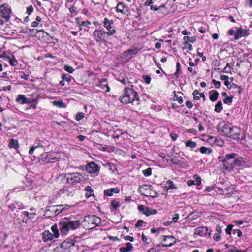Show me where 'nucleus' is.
<instances>
[{
	"label": "nucleus",
	"mask_w": 252,
	"mask_h": 252,
	"mask_svg": "<svg viewBox=\"0 0 252 252\" xmlns=\"http://www.w3.org/2000/svg\"><path fill=\"white\" fill-rule=\"evenodd\" d=\"M133 248L132 244L127 242L126 244L125 247H122L120 248V251L121 252H130Z\"/></svg>",
	"instance_id": "22"
},
{
	"label": "nucleus",
	"mask_w": 252,
	"mask_h": 252,
	"mask_svg": "<svg viewBox=\"0 0 252 252\" xmlns=\"http://www.w3.org/2000/svg\"><path fill=\"white\" fill-rule=\"evenodd\" d=\"M238 132L235 133L232 130L230 132V134H228V136L230 138L233 139V140H238L240 139L239 136L240 135L241 130L240 129L238 128Z\"/></svg>",
	"instance_id": "24"
},
{
	"label": "nucleus",
	"mask_w": 252,
	"mask_h": 252,
	"mask_svg": "<svg viewBox=\"0 0 252 252\" xmlns=\"http://www.w3.org/2000/svg\"><path fill=\"white\" fill-rule=\"evenodd\" d=\"M111 206L113 208V210H116L120 206V202L116 200H113L111 202Z\"/></svg>",
	"instance_id": "34"
},
{
	"label": "nucleus",
	"mask_w": 252,
	"mask_h": 252,
	"mask_svg": "<svg viewBox=\"0 0 252 252\" xmlns=\"http://www.w3.org/2000/svg\"><path fill=\"white\" fill-rule=\"evenodd\" d=\"M101 221V219L95 215H90L85 217L83 225L87 229H91L98 225Z\"/></svg>",
	"instance_id": "5"
},
{
	"label": "nucleus",
	"mask_w": 252,
	"mask_h": 252,
	"mask_svg": "<svg viewBox=\"0 0 252 252\" xmlns=\"http://www.w3.org/2000/svg\"><path fill=\"white\" fill-rule=\"evenodd\" d=\"M64 69L66 71H67L70 73H72L74 71V69L72 67H71L70 66L65 65L64 66Z\"/></svg>",
	"instance_id": "47"
},
{
	"label": "nucleus",
	"mask_w": 252,
	"mask_h": 252,
	"mask_svg": "<svg viewBox=\"0 0 252 252\" xmlns=\"http://www.w3.org/2000/svg\"><path fill=\"white\" fill-rule=\"evenodd\" d=\"M116 11L123 15H127L128 12V8L127 6L124 5L123 3H119L116 7Z\"/></svg>",
	"instance_id": "15"
},
{
	"label": "nucleus",
	"mask_w": 252,
	"mask_h": 252,
	"mask_svg": "<svg viewBox=\"0 0 252 252\" xmlns=\"http://www.w3.org/2000/svg\"><path fill=\"white\" fill-rule=\"evenodd\" d=\"M212 84L214 85V87L216 89H219L221 86V83L219 81L213 79L212 81Z\"/></svg>",
	"instance_id": "41"
},
{
	"label": "nucleus",
	"mask_w": 252,
	"mask_h": 252,
	"mask_svg": "<svg viewBox=\"0 0 252 252\" xmlns=\"http://www.w3.org/2000/svg\"><path fill=\"white\" fill-rule=\"evenodd\" d=\"M174 100L178 101L179 103L181 104L183 102V98L181 96H179L176 94L174 95Z\"/></svg>",
	"instance_id": "39"
},
{
	"label": "nucleus",
	"mask_w": 252,
	"mask_h": 252,
	"mask_svg": "<svg viewBox=\"0 0 252 252\" xmlns=\"http://www.w3.org/2000/svg\"><path fill=\"white\" fill-rule=\"evenodd\" d=\"M59 208H62V209L63 210H67L69 208L70 206L68 205H59Z\"/></svg>",
	"instance_id": "62"
},
{
	"label": "nucleus",
	"mask_w": 252,
	"mask_h": 252,
	"mask_svg": "<svg viewBox=\"0 0 252 252\" xmlns=\"http://www.w3.org/2000/svg\"><path fill=\"white\" fill-rule=\"evenodd\" d=\"M143 223V220H139L135 224V227H141Z\"/></svg>",
	"instance_id": "60"
},
{
	"label": "nucleus",
	"mask_w": 252,
	"mask_h": 252,
	"mask_svg": "<svg viewBox=\"0 0 252 252\" xmlns=\"http://www.w3.org/2000/svg\"><path fill=\"white\" fill-rule=\"evenodd\" d=\"M42 146L41 145H40L39 144H38L36 146H32L30 149L29 150V153L31 155H32L33 153V151H34V150L38 148V147H41Z\"/></svg>",
	"instance_id": "49"
},
{
	"label": "nucleus",
	"mask_w": 252,
	"mask_h": 252,
	"mask_svg": "<svg viewBox=\"0 0 252 252\" xmlns=\"http://www.w3.org/2000/svg\"><path fill=\"white\" fill-rule=\"evenodd\" d=\"M108 166H109L110 169L112 171V172H114L115 171L117 170V166L114 164L109 163Z\"/></svg>",
	"instance_id": "52"
},
{
	"label": "nucleus",
	"mask_w": 252,
	"mask_h": 252,
	"mask_svg": "<svg viewBox=\"0 0 252 252\" xmlns=\"http://www.w3.org/2000/svg\"><path fill=\"white\" fill-rule=\"evenodd\" d=\"M142 172L144 176L147 177L151 175L152 169L151 168H148L146 169L143 170Z\"/></svg>",
	"instance_id": "42"
},
{
	"label": "nucleus",
	"mask_w": 252,
	"mask_h": 252,
	"mask_svg": "<svg viewBox=\"0 0 252 252\" xmlns=\"http://www.w3.org/2000/svg\"><path fill=\"white\" fill-rule=\"evenodd\" d=\"M136 54V51L132 49H129L124 53V55L128 58H131L133 55Z\"/></svg>",
	"instance_id": "30"
},
{
	"label": "nucleus",
	"mask_w": 252,
	"mask_h": 252,
	"mask_svg": "<svg viewBox=\"0 0 252 252\" xmlns=\"http://www.w3.org/2000/svg\"><path fill=\"white\" fill-rule=\"evenodd\" d=\"M208 229L206 227L200 226L196 228L194 230L193 235H199L202 236L207 232Z\"/></svg>",
	"instance_id": "16"
},
{
	"label": "nucleus",
	"mask_w": 252,
	"mask_h": 252,
	"mask_svg": "<svg viewBox=\"0 0 252 252\" xmlns=\"http://www.w3.org/2000/svg\"><path fill=\"white\" fill-rule=\"evenodd\" d=\"M106 79H103L99 82L98 86H99L105 92H109L110 91V88L107 83H106Z\"/></svg>",
	"instance_id": "19"
},
{
	"label": "nucleus",
	"mask_w": 252,
	"mask_h": 252,
	"mask_svg": "<svg viewBox=\"0 0 252 252\" xmlns=\"http://www.w3.org/2000/svg\"><path fill=\"white\" fill-rule=\"evenodd\" d=\"M233 227V225L230 224L227 226V228H226L225 231L226 233L228 235H231V230L232 229V228Z\"/></svg>",
	"instance_id": "54"
},
{
	"label": "nucleus",
	"mask_w": 252,
	"mask_h": 252,
	"mask_svg": "<svg viewBox=\"0 0 252 252\" xmlns=\"http://www.w3.org/2000/svg\"><path fill=\"white\" fill-rule=\"evenodd\" d=\"M39 160L41 164H46L55 162L57 160V158L54 157L52 153H44L40 155Z\"/></svg>",
	"instance_id": "10"
},
{
	"label": "nucleus",
	"mask_w": 252,
	"mask_h": 252,
	"mask_svg": "<svg viewBox=\"0 0 252 252\" xmlns=\"http://www.w3.org/2000/svg\"><path fill=\"white\" fill-rule=\"evenodd\" d=\"M80 225L79 220H71L69 218H64L59 223L60 231L63 236L66 235L70 230L77 228Z\"/></svg>",
	"instance_id": "2"
},
{
	"label": "nucleus",
	"mask_w": 252,
	"mask_h": 252,
	"mask_svg": "<svg viewBox=\"0 0 252 252\" xmlns=\"http://www.w3.org/2000/svg\"><path fill=\"white\" fill-rule=\"evenodd\" d=\"M138 210L142 214L145 215L146 216H149L151 215L156 214L157 212V210L154 209H152L148 206L140 205L138 206Z\"/></svg>",
	"instance_id": "12"
},
{
	"label": "nucleus",
	"mask_w": 252,
	"mask_h": 252,
	"mask_svg": "<svg viewBox=\"0 0 252 252\" xmlns=\"http://www.w3.org/2000/svg\"><path fill=\"white\" fill-rule=\"evenodd\" d=\"M194 178H195V180H189L188 181L187 184L189 186H191V185H199L201 183V178L199 177H197L196 175L194 176Z\"/></svg>",
	"instance_id": "21"
},
{
	"label": "nucleus",
	"mask_w": 252,
	"mask_h": 252,
	"mask_svg": "<svg viewBox=\"0 0 252 252\" xmlns=\"http://www.w3.org/2000/svg\"><path fill=\"white\" fill-rule=\"evenodd\" d=\"M151 186H148L147 185H143L140 187V190L141 192H142V194H145V192L144 191L148 190L150 189Z\"/></svg>",
	"instance_id": "36"
},
{
	"label": "nucleus",
	"mask_w": 252,
	"mask_h": 252,
	"mask_svg": "<svg viewBox=\"0 0 252 252\" xmlns=\"http://www.w3.org/2000/svg\"><path fill=\"white\" fill-rule=\"evenodd\" d=\"M186 105L189 109H191L193 107L192 102L189 101H188L186 102Z\"/></svg>",
	"instance_id": "61"
},
{
	"label": "nucleus",
	"mask_w": 252,
	"mask_h": 252,
	"mask_svg": "<svg viewBox=\"0 0 252 252\" xmlns=\"http://www.w3.org/2000/svg\"><path fill=\"white\" fill-rule=\"evenodd\" d=\"M209 98L212 101L217 100L219 96V93L215 90H212L209 93Z\"/></svg>",
	"instance_id": "23"
},
{
	"label": "nucleus",
	"mask_w": 252,
	"mask_h": 252,
	"mask_svg": "<svg viewBox=\"0 0 252 252\" xmlns=\"http://www.w3.org/2000/svg\"><path fill=\"white\" fill-rule=\"evenodd\" d=\"M234 234L236 233L238 237H240L242 236V233L239 229H236L234 230Z\"/></svg>",
	"instance_id": "63"
},
{
	"label": "nucleus",
	"mask_w": 252,
	"mask_h": 252,
	"mask_svg": "<svg viewBox=\"0 0 252 252\" xmlns=\"http://www.w3.org/2000/svg\"><path fill=\"white\" fill-rule=\"evenodd\" d=\"M52 104L54 106H56L58 108H65L66 105L63 102V101L61 99H59L57 101H54L52 102Z\"/></svg>",
	"instance_id": "27"
},
{
	"label": "nucleus",
	"mask_w": 252,
	"mask_h": 252,
	"mask_svg": "<svg viewBox=\"0 0 252 252\" xmlns=\"http://www.w3.org/2000/svg\"><path fill=\"white\" fill-rule=\"evenodd\" d=\"M103 26L107 30L106 32L108 36H112L116 33V29L114 26V21L112 19H109L108 18H104L103 22Z\"/></svg>",
	"instance_id": "8"
},
{
	"label": "nucleus",
	"mask_w": 252,
	"mask_h": 252,
	"mask_svg": "<svg viewBox=\"0 0 252 252\" xmlns=\"http://www.w3.org/2000/svg\"><path fill=\"white\" fill-rule=\"evenodd\" d=\"M139 97L137 93L133 89L126 88L125 89L123 94L120 98V101L123 104H128L138 102Z\"/></svg>",
	"instance_id": "3"
},
{
	"label": "nucleus",
	"mask_w": 252,
	"mask_h": 252,
	"mask_svg": "<svg viewBox=\"0 0 252 252\" xmlns=\"http://www.w3.org/2000/svg\"><path fill=\"white\" fill-rule=\"evenodd\" d=\"M143 79H144L145 83H146L147 84H149L151 82V79L150 76L148 75H143L142 76Z\"/></svg>",
	"instance_id": "50"
},
{
	"label": "nucleus",
	"mask_w": 252,
	"mask_h": 252,
	"mask_svg": "<svg viewBox=\"0 0 252 252\" xmlns=\"http://www.w3.org/2000/svg\"><path fill=\"white\" fill-rule=\"evenodd\" d=\"M8 146L10 148H14L15 149H17L19 148L18 141L14 140L13 138L10 139Z\"/></svg>",
	"instance_id": "25"
},
{
	"label": "nucleus",
	"mask_w": 252,
	"mask_h": 252,
	"mask_svg": "<svg viewBox=\"0 0 252 252\" xmlns=\"http://www.w3.org/2000/svg\"><path fill=\"white\" fill-rule=\"evenodd\" d=\"M63 177L66 178V183L70 184L80 183L83 180V176L78 172L65 173Z\"/></svg>",
	"instance_id": "7"
},
{
	"label": "nucleus",
	"mask_w": 252,
	"mask_h": 252,
	"mask_svg": "<svg viewBox=\"0 0 252 252\" xmlns=\"http://www.w3.org/2000/svg\"><path fill=\"white\" fill-rule=\"evenodd\" d=\"M77 24H79L80 27L88 26V25L91 24V22L89 21H84L81 22V23L77 22Z\"/></svg>",
	"instance_id": "53"
},
{
	"label": "nucleus",
	"mask_w": 252,
	"mask_h": 252,
	"mask_svg": "<svg viewBox=\"0 0 252 252\" xmlns=\"http://www.w3.org/2000/svg\"><path fill=\"white\" fill-rule=\"evenodd\" d=\"M86 170L89 173L94 174L98 172L99 167L95 163L92 162L86 165Z\"/></svg>",
	"instance_id": "14"
},
{
	"label": "nucleus",
	"mask_w": 252,
	"mask_h": 252,
	"mask_svg": "<svg viewBox=\"0 0 252 252\" xmlns=\"http://www.w3.org/2000/svg\"><path fill=\"white\" fill-rule=\"evenodd\" d=\"M163 241L165 244L163 245L166 247H171L175 243V238L172 236H163Z\"/></svg>",
	"instance_id": "17"
},
{
	"label": "nucleus",
	"mask_w": 252,
	"mask_h": 252,
	"mask_svg": "<svg viewBox=\"0 0 252 252\" xmlns=\"http://www.w3.org/2000/svg\"><path fill=\"white\" fill-rule=\"evenodd\" d=\"M62 79L68 82H70L71 81V76L70 75H67L65 74H63L61 77Z\"/></svg>",
	"instance_id": "40"
},
{
	"label": "nucleus",
	"mask_w": 252,
	"mask_h": 252,
	"mask_svg": "<svg viewBox=\"0 0 252 252\" xmlns=\"http://www.w3.org/2000/svg\"><path fill=\"white\" fill-rule=\"evenodd\" d=\"M230 251L231 252H247L246 250L241 252L240 250L236 249V248L233 246H230Z\"/></svg>",
	"instance_id": "51"
},
{
	"label": "nucleus",
	"mask_w": 252,
	"mask_h": 252,
	"mask_svg": "<svg viewBox=\"0 0 252 252\" xmlns=\"http://www.w3.org/2000/svg\"><path fill=\"white\" fill-rule=\"evenodd\" d=\"M33 8L32 5H30L28 6L27 8V13L28 14V15H30L32 14V13L33 12Z\"/></svg>",
	"instance_id": "55"
},
{
	"label": "nucleus",
	"mask_w": 252,
	"mask_h": 252,
	"mask_svg": "<svg viewBox=\"0 0 252 252\" xmlns=\"http://www.w3.org/2000/svg\"><path fill=\"white\" fill-rule=\"evenodd\" d=\"M36 99H30V98H27L23 94L18 95L16 99V101L22 105L28 103H34L36 102Z\"/></svg>",
	"instance_id": "13"
},
{
	"label": "nucleus",
	"mask_w": 252,
	"mask_h": 252,
	"mask_svg": "<svg viewBox=\"0 0 252 252\" xmlns=\"http://www.w3.org/2000/svg\"><path fill=\"white\" fill-rule=\"evenodd\" d=\"M217 130L218 132L223 135L227 136L230 134L231 130L235 132V133L238 132V127L236 126H231L229 124L222 123H220L217 126Z\"/></svg>",
	"instance_id": "6"
},
{
	"label": "nucleus",
	"mask_w": 252,
	"mask_h": 252,
	"mask_svg": "<svg viewBox=\"0 0 252 252\" xmlns=\"http://www.w3.org/2000/svg\"><path fill=\"white\" fill-rule=\"evenodd\" d=\"M69 188L65 187L61 190V191L62 193L65 194L66 195L68 196L71 193V192L69 191Z\"/></svg>",
	"instance_id": "37"
},
{
	"label": "nucleus",
	"mask_w": 252,
	"mask_h": 252,
	"mask_svg": "<svg viewBox=\"0 0 252 252\" xmlns=\"http://www.w3.org/2000/svg\"><path fill=\"white\" fill-rule=\"evenodd\" d=\"M75 241L72 239H66L59 246L55 248L54 252H72L75 248Z\"/></svg>",
	"instance_id": "4"
},
{
	"label": "nucleus",
	"mask_w": 252,
	"mask_h": 252,
	"mask_svg": "<svg viewBox=\"0 0 252 252\" xmlns=\"http://www.w3.org/2000/svg\"><path fill=\"white\" fill-rule=\"evenodd\" d=\"M199 94V92L197 90H195L193 92V99L194 100H199L200 97L198 95Z\"/></svg>",
	"instance_id": "46"
},
{
	"label": "nucleus",
	"mask_w": 252,
	"mask_h": 252,
	"mask_svg": "<svg viewBox=\"0 0 252 252\" xmlns=\"http://www.w3.org/2000/svg\"><path fill=\"white\" fill-rule=\"evenodd\" d=\"M167 184H168V189H172L175 188L173 182L171 180H168L167 181Z\"/></svg>",
	"instance_id": "45"
},
{
	"label": "nucleus",
	"mask_w": 252,
	"mask_h": 252,
	"mask_svg": "<svg viewBox=\"0 0 252 252\" xmlns=\"http://www.w3.org/2000/svg\"><path fill=\"white\" fill-rule=\"evenodd\" d=\"M222 103L220 101H219L215 106V111L217 113H220L222 110Z\"/></svg>",
	"instance_id": "31"
},
{
	"label": "nucleus",
	"mask_w": 252,
	"mask_h": 252,
	"mask_svg": "<svg viewBox=\"0 0 252 252\" xmlns=\"http://www.w3.org/2000/svg\"><path fill=\"white\" fill-rule=\"evenodd\" d=\"M85 190L86 191V196L89 198L92 195V189L90 186H87L85 187Z\"/></svg>",
	"instance_id": "35"
},
{
	"label": "nucleus",
	"mask_w": 252,
	"mask_h": 252,
	"mask_svg": "<svg viewBox=\"0 0 252 252\" xmlns=\"http://www.w3.org/2000/svg\"><path fill=\"white\" fill-rule=\"evenodd\" d=\"M153 0H147L145 2L144 5L145 6H150L152 5L153 3Z\"/></svg>",
	"instance_id": "64"
},
{
	"label": "nucleus",
	"mask_w": 252,
	"mask_h": 252,
	"mask_svg": "<svg viewBox=\"0 0 252 252\" xmlns=\"http://www.w3.org/2000/svg\"><path fill=\"white\" fill-rule=\"evenodd\" d=\"M22 214L26 217H27L29 219L32 220L34 219L35 217L36 213H30L28 211H23L22 213Z\"/></svg>",
	"instance_id": "29"
},
{
	"label": "nucleus",
	"mask_w": 252,
	"mask_h": 252,
	"mask_svg": "<svg viewBox=\"0 0 252 252\" xmlns=\"http://www.w3.org/2000/svg\"><path fill=\"white\" fill-rule=\"evenodd\" d=\"M199 151L202 154H206L208 155L212 152V150L210 148L202 146L199 148Z\"/></svg>",
	"instance_id": "32"
},
{
	"label": "nucleus",
	"mask_w": 252,
	"mask_h": 252,
	"mask_svg": "<svg viewBox=\"0 0 252 252\" xmlns=\"http://www.w3.org/2000/svg\"><path fill=\"white\" fill-rule=\"evenodd\" d=\"M0 11L3 18L8 21L10 18L11 10L8 4L4 3L0 6Z\"/></svg>",
	"instance_id": "11"
},
{
	"label": "nucleus",
	"mask_w": 252,
	"mask_h": 252,
	"mask_svg": "<svg viewBox=\"0 0 252 252\" xmlns=\"http://www.w3.org/2000/svg\"><path fill=\"white\" fill-rule=\"evenodd\" d=\"M185 145L187 147H189L191 149L195 148L197 146L196 143L191 140H188L185 143Z\"/></svg>",
	"instance_id": "33"
},
{
	"label": "nucleus",
	"mask_w": 252,
	"mask_h": 252,
	"mask_svg": "<svg viewBox=\"0 0 252 252\" xmlns=\"http://www.w3.org/2000/svg\"><path fill=\"white\" fill-rule=\"evenodd\" d=\"M245 36V32L241 28L238 29L235 33L234 34V37L235 39H238L240 37Z\"/></svg>",
	"instance_id": "26"
},
{
	"label": "nucleus",
	"mask_w": 252,
	"mask_h": 252,
	"mask_svg": "<svg viewBox=\"0 0 252 252\" xmlns=\"http://www.w3.org/2000/svg\"><path fill=\"white\" fill-rule=\"evenodd\" d=\"M9 63L11 65L15 66L17 64V61L14 57H13V59H9Z\"/></svg>",
	"instance_id": "48"
},
{
	"label": "nucleus",
	"mask_w": 252,
	"mask_h": 252,
	"mask_svg": "<svg viewBox=\"0 0 252 252\" xmlns=\"http://www.w3.org/2000/svg\"><path fill=\"white\" fill-rule=\"evenodd\" d=\"M231 70V67L229 63H227L225 67L224 68L222 72L223 73H229Z\"/></svg>",
	"instance_id": "44"
},
{
	"label": "nucleus",
	"mask_w": 252,
	"mask_h": 252,
	"mask_svg": "<svg viewBox=\"0 0 252 252\" xmlns=\"http://www.w3.org/2000/svg\"><path fill=\"white\" fill-rule=\"evenodd\" d=\"M120 189L118 188H111L105 190L104 192V193L106 195L111 196L114 193H118Z\"/></svg>",
	"instance_id": "20"
},
{
	"label": "nucleus",
	"mask_w": 252,
	"mask_h": 252,
	"mask_svg": "<svg viewBox=\"0 0 252 252\" xmlns=\"http://www.w3.org/2000/svg\"><path fill=\"white\" fill-rule=\"evenodd\" d=\"M216 230L217 232V233L220 234L222 232V229L220 226L219 224H217L216 226Z\"/></svg>",
	"instance_id": "59"
},
{
	"label": "nucleus",
	"mask_w": 252,
	"mask_h": 252,
	"mask_svg": "<svg viewBox=\"0 0 252 252\" xmlns=\"http://www.w3.org/2000/svg\"><path fill=\"white\" fill-rule=\"evenodd\" d=\"M179 215L178 214H175L174 215V216L172 218V221L173 222H176L177 221V220L179 219Z\"/></svg>",
	"instance_id": "57"
},
{
	"label": "nucleus",
	"mask_w": 252,
	"mask_h": 252,
	"mask_svg": "<svg viewBox=\"0 0 252 252\" xmlns=\"http://www.w3.org/2000/svg\"><path fill=\"white\" fill-rule=\"evenodd\" d=\"M51 230L53 232L54 237L55 238H58L59 237L60 234L59 232V230L58 229L57 225L56 224H54L51 227Z\"/></svg>",
	"instance_id": "28"
},
{
	"label": "nucleus",
	"mask_w": 252,
	"mask_h": 252,
	"mask_svg": "<svg viewBox=\"0 0 252 252\" xmlns=\"http://www.w3.org/2000/svg\"><path fill=\"white\" fill-rule=\"evenodd\" d=\"M54 236L49 230H46L42 233V239L45 242L51 241L54 239Z\"/></svg>",
	"instance_id": "18"
},
{
	"label": "nucleus",
	"mask_w": 252,
	"mask_h": 252,
	"mask_svg": "<svg viewBox=\"0 0 252 252\" xmlns=\"http://www.w3.org/2000/svg\"><path fill=\"white\" fill-rule=\"evenodd\" d=\"M236 153L226 154L225 158L222 161L224 168L228 170H231L234 169L235 166H239L242 168H245L249 166L248 163L242 157L237 158L235 159L234 163H229V160L234 159L236 157Z\"/></svg>",
	"instance_id": "1"
},
{
	"label": "nucleus",
	"mask_w": 252,
	"mask_h": 252,
	"mask_svg": "<svg viewBox=\"0 0 252 252\" xmlns=\"http://www.w3.org/2000/svg\"><path fill=\"white\" fill-rule=\"evenodd\" d=\"M232 101V98L229 97H226L224 99L223 102L225 104L231 103Z\"/></svg>",
	"instance_id": "58"
},
{
	"label": "nucleus",
	"mask_w": 252,
	"mask_h": 252,
	"mask_svg": "<svg viewBox=\"0 0 252 252\" xmlns=\"http://www.w3.org/2000/svg\"><path fill=\"white\" fill-rule=\"evenodd\" d=\"M220 234L218 233H215L213 236V239L216 241H219L220 240L221 237L219 235Z\"/></svg>",
	"instance_id": "56"
},
{
	"label": "nucleus",
	"mask_w": 252,
	"mask_h": 252,
	"mask_svg": "<svg viewBox=\"0 0 252 252\" xmlns=\"http://www.w3.org/2000/svg\"><path fill=\"white\" fill-rule=\"evenodd\" d=\"M176 71L174 73V75L177 78L179 76L181 69H180V64L179 62H177L176 63Z\"/></svg>",
	"instance_id": "38"
},
{
	"label": "nucleus",
	"mask_w": 252,
	"mask_h": 252,
	"mask_svg": "<svg viewBox=\"0 0 252 252\" xmlns=\"http://www.w3.org/2000/svg\"><path fill=\"white\" fill-rule=\"evenodd\" d=\"M85 116V114L83 112H78L76 115V120L77 121H80Z\"/></svg>",
	"instance_id": "43"
},
{
	"label": "nucleus",
	"mask_w": 252,
	"mask_h": 252,
	"mask_svg": "<svg viewBox=\"0 0 252 252\" xmlns=\"http://www.w3.org/2000/svg\"><path fill=\"white\" fill-rule=\"evenodd\" d=\"M107 33L102 30H95L93 32L94 39L97 42H103L106 41Z\"/></svg>",
	"instance_id": "9"
}]
</instances>
